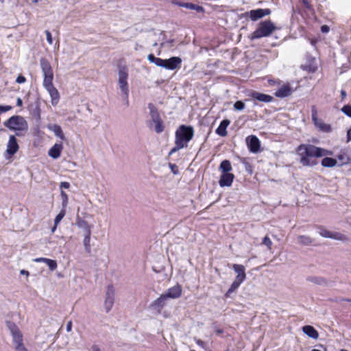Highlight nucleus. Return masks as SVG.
I'll return each instance as SVG.
<instances>
[{"instance_id":"obj_47","label":"nucleus","mask_w":351,"mask_h":351,"mask_svg":"<svg viewBox=\"0 0 351 351\" xmlns=\"http://www.w3.org/2000/svg\"><path fill=\"white\" fill-rule=\"evenodd\" d=\"M196 343H197L199 346L202 347V348L206 349V343H205L204 341H203L202 340H201V339H197V340H196Z\"/></svg>"},{"instance_id":"obj_23","label":"nucleus","mask_w":351,"mask_h":351,"mask_svg":"<svg viewBox=\"0 0 351 351\" xmlns=\"http://www.w3.org/2000/svg\"><path fill=\"white\" fill-rule=\"evenodd\" d=\"M230 121L228 119L223 120L218 128L216 129L215 132L220 136H226L227 135V128L230 125Z\"/></svg>"},{"instance_id":"obj_59","label":"nucleus","mask_w":351,"mask_h":351,"mask_svg":"<svg viewBox=\"0 0 351 351\" xmlns=\"http://www.w3.org/2000/svg\"><path fill=\"white\" fill-rule=\"evenodd\" d=\"M311 351H321V350H317V349H313Z\"/></svg>"},{"instance_id":"obj_24","label":"nucleus","mask_w":351,"mask_h":351,"mask_svg":"<svg viewBox=\"0 0 351 351\" xmlns=\"http://www.w3.org/2000/svg\"><path fill=\"white\" fill-rule=\"evenodd\" d=\"M292 93L291 88L289 85L281 86L276 93L275 95L278 97H286L289 96Z\"/></svg>"},{"instance_id":"obj_15","label":"nucleus","mask_w":351,"mask_h":351,"mask_svg":"<svg viewBox=\"0 0 351 351\" xmlns=\"http://www.w3.org/2000/svg\"><path fill=\"white\" fill-rule=\"evenodd\" d=\"M246 143L249 150L252 153H257L260 150V141L254 135H251L247 137Z\"/></svg>"},{"instance_id":"obj_34","label":"nucleus","mask_w":351,"mask_h":351,"mask_svg":"<svg viewBox=\"0 0 351 351\" xmlns=\"http://www.w3.org/2000/svg\"><path fill=\"white\" fill-rule=\"evenodd\" d=\"M90 234H91V232H90V233L88 232L87 234H84V238L83 240V243L85 247V249L88 252L90 251Z\"/></svg>"},{"instance_id":"obj_3","label":"nucleus","mask_w":351,"mask_h":351,"mask_svg":"<svg viewBox=\"0 0 351 351\" xmlns=\"http://www.w3.org/2000/svg\"><path fill=\"white\" fill-rule=\"evenodd\" d=\"M4 125L12 131L16 132V136H22L28 130L26 120L19 115H14L4 122Z\"/></svg>"},{"instance_id":"obj_60","label":"nucleus","mask_w":351,"mask_h":351,"mask_svg":"<svg viewBox=\"0 0 351 351\" xmlns=\"http://www.w3.org/2000/svg\"><path fill=\"white\" fill-rule=\"evenodd\" d=\"M34 3H37L38 2V0H34L33 1Z\"/></svg>"},{"instance_id":"obj_2","label":"nucleus","mask_w":351,"mask_h":351,"mask_svg":"<svg viewBox=\"0 0 351 351\" xmlns=\"http://www.w3.org/2000/svg\"><path fill=\"white\" fill-rule=\"evenodd\" d=\"M194 135L193 128L184 125H180L175 133V146L171 149L169 155H171L181 149L188 146V143Z\"/></svg>"},{"instance_id":"obj_62","label":"nucleus","mask_w":351,"mask_h":351,"mask_svg":"<svg viewBox=\"0 0 351 351\" xmlns=\"http://www.w3.org/2000/svg\"><path fill=\"white\" fill-rule=\"evenodd\" d=\"M350 152H351V149H350Z\"/></svg>"},{"instance_id":"obj_13","label":"nucleus","mask_w":351,"mask_h":351,"mask_svg":"<svg viewBox=\"0 0 351 351\" xmlns=\"http://www.w3.org/2000/svg\"><path fill=\"white\" fill-rule=\"evenodd\" d=\"M182 62V60L180 57H171L165 60L163 68L168 70L178 69L181 67Z\"/></svg>"},{"instance_id":"obj_22","label":"nucleus","mask_w":351,"mask_h":351,"mask_svg":"<svg viewBox=\"0 0 351 351\" xmlns=\"http://www.w3.org/2000/svg\"><path fill=\"white\" fill-rule=\"evenodd\" d=\"M47 128L50 131H52L54 134L60 138L61 140H65V136L63 133L62 128L58 124H48Z\"/></svg>"},{"instance_id":"obj_31","label":"nucleus","mask_w":351,"mask_h":351,"mask_svg":"<svg viewBox=\"0 0 351 351\" xmlns=\"http://www.w3.org/2000/svg\"><path fill=\"white\" fill-rule=\"evenodd\" d=\"M77 225L78 228L82 229L84 232V234H87L88 232H91V227L85 220L81 219L77 222Z\"/></svg>"},{"instance_id":"obj_41","label":"nucleus","mask_w":351,"mask_h":351,"mask_svg":"<svg viewBox=\"0 0 351 351\" xmlns=\"http://www.w3.org/2000/svg\"><path fill=\"white\" fill-rule=\"evenodd\" d=\"M341 111L347 116L351 117V106H349V105L344 106L342 108Z\"/></svg>"},{"instance_id":"obj_36","label":"nucleus","mask_w":351,"mask_h":351,"mask_svg":"<svg viewBox=\"0 0 351 351\" xmlns=\"http://www.w3.org/2000/svg\"><path fill=\"white\" fill-rule=\"evenodd\" d=\"M66 215V210L65 208H62L60 213L56 215L55 219H54V223H56V226H58L59 223L62 221V219L64 218V217Z\"/></svg>"},{"instance_id":"obj_51","label":"nucleus","mask_w":351,"mask_h":351,"mask_svg":"<svg viewBox=\"0 0 351 351\" xmlns=\"http://www.w3.org/2000/svg\"><path fill=\"white\" fill-rule=\"evenodd\" d=\"M321 30L322 32L324 33H326V32H328L329 31V27L327 26V25H322V27H321Z\"/></svg>"},{"instance_id":"obj_26","label":"nucleus","mask_w":351,"mask_h":351,"mask_svg":"<svg viewBox=\"0 0 351 351\" xmlns=\"http://www.w3.org/2000/svg\"><path fill=\"white\" fill-rule=\"evenodd\" d=\"M303 332L309 337L316 339L319 337L317 331L311 326H304L302 328Z\"/></svg>"},{"instance_id":"obj_14","label":"nucleus","mask_w":351,"mask_h":351,"mask_svg":"<svg viewBox=\"0 0 351 351\" xmlns=\"http://www.w3.org/2000/svg\"><path fill=\"white\" fill-rule=\"evenodd\" d=\"M167 300V298L162 294L150 304L149 308L156 311L158 314H160L162 308L165 306Z\"/></svg>"},{"instance_id":"obj_38","label":"nucleus","mask_w":351,"mask_h":351,"mask_svg":"<svg viewBox=\"0 0 351 351\" xmlns=\"http://www.w3.org/2000/svg\"><path fill=\"white\" fill-rule=\"evenodd\" d=\"M51 271H54L57 267V262L55 260L48 258L45 263Z\"/></svg>"},{"instance_id":"obj_27","label":"nucleus","mask_w":351,"mask_h":351,"mask_svg":"<svg viewBox=\"0 0 351 351\" xmlns=\"http://www.w3.org/2000/svg\"><path fill=\"white\" fill-rule=\"evenodd\" d=\"M176 4L179 5L180 7L185 8L190 10H195L198 12L203 11V8L202 6L192 3L176 2Z\"/></svg>"},{"instance_id":"obj_12","label":"nucleus","mask_w":351,"mask_h":351,"mask_svg":"<svg viewBox=\"0 0 351 351\" xmlns=\"http://www.w3.org/2000/svg\"><path fill=\"white\" fill-rule=\"evenodd\" d=\"M47 91L51 97V103L52 106H56L60 101V93L53 84H48L43 86Z\"/></svg>"},{"instance_id":"obj_32","label":"nucleus","mask_w":351,"mask_h":351,"mask_svg":"<svg viewBox=\"0 0 351 351\" xmlns=\"http://www.w3.org/2000/svg\"><path fill=\"white\" fill-rule=\"evenodd\" d=\"M219 169L222 173H230L232 170L230 162L228 160H223L220 164Z\"/></svg>"},{"instance_id":"obj_46","label":"nucleus","mask_w":351,"mask_h":351,"mask_svg":"<svg viewBox=\"0 0 351 351\" xmlns=\"http://www.w3.org/2000/svg\"><path fill=\"white\" fill-rule=\"evenodd\" d=\"M26 78L23 75H19L16 80V82L19 84H22L25 82Z\"/></svg>"},{"instance_id":"obj_48","label":"nucleus","mask_w":351,"mask_h":351,"mask_svg":"<svg viewBox=\"0 0 351 351\" xmlns=\"http://www.w3.org/2000/svg\"><path fill=\"white\" fill-rule=\"evenodd\" d=\"M48 258H43V257H40V258H36L35 259H34V261L36 262V263H46L47 262V260Z\"/></svg>"},{"instance_id":"obj_7","label":"nucleus","mask_w":351,"mask_h":351,"mask_svg":"<svg viewBox=\"0 0 351 351\" xmlns=\"http://www.w3.org/2000/svg\"><path fill=\"white\" fill-rule=\"evenodd\" d=\"M119 86L121 89L124 99H126L128 105L129 87L128 83V72L125 67H121L119 69Z\"/></svg>"},{"instance_id":"obj_16","label":"nucleus","mask_w":351,"mask_h":351,"mask_svg":"<svg viewBox=\"0 0 351 351\" xmlns=\"http://www.w3.org/2000/svg\"><path fill=\"white\" fill-rule=\"evenodd\" d=\"M270 14H271V10L268 8H266V9L258 8L256 10H252L249 12V16H250V19L252 21H256L258 19H259L265 16L269 15Z\"/></svg>"},{"instance_id":"obj_25","label":"nucleus","mask_w":351,"mask_h":351,"mask_svg":"<svg viewBox=\"0 0 351 351\" xmlns=\"http://www.w3.org/2000/svg\"><path fill=\"white\" fill-rule=\"evenodd\" d=\"M306 280L320 286H326L327 285V280L321 276H311L307 277Z\"/></svg>"},{"instance_id":"obj_53","label":"nucleus","mask_w":351,"mask_h":351,"mask_svg":"<svg viewBox=\"0 0 351 351\" xmlns=\"http://www.w3.org/2000/svg\"><path fill=\"white\" fill-rule=\"evenodd\" d=\"M23 105V101L21 98H17L16 99V106H21Z\"/></svg>"},{"instance_id":"obj_35","label":"nucleus","mask_w":351,"mask_h":351,"mask_svg":"<svg viewBox=\"0 0 351 351\" xmlns=\"http://www.w3.org/2000/svg\"><path fill=\"white\" fill-rule=\"evenodd\" d=\"M240 283L237 282V281L234 280L232 285H230V288L227 291L226 296L229 297L232 293L234 292L240 287Z\"/></svg>"},{"instance_id":"obj_20","label":"nucleus","mask_w":351,"mask_h":351,"mask_svg":"<svg viewBox=\"0 0 351 351\" xmlns=\"http://www.w3.org/2000/svg\"><path fill=\"white\" fill-rule=\"evenodd\" d=\"M62 149V143H56L49 149L48 152V155L53 159H57L60 156Z\"/></svg>"},{"instance_id":"obj_28","label":"nucleus","mask_w":351,"mask_h":351,"mask_svg":"<svg viewBox=\"0 0 351 351\" xmlns=\"http://www.w3.org/2000/svg\"><path fill=\"white\" fill-rule=\"evenodd\" d=\"M337 158L341 162V165L348 164L351 162V159L348 155V152L344 149L340 152V153L337 156Z\"/></svg>"},{"instance_id":"obj_19","label":"nucleus","mask_w":351,"mask_h":351,"mask_svg":"<svg viewBox=\"0 0 351 351\" xmlns=\"http://www.w3.org/2000/svg\"><path fill=\"white\" fill-rule=\"evenodd\" d=\"M182 294V288L180 285L173 286L167 289L166 293H163V295L167 298V299H176L180 297Z\"/></svg>"},{"instance_id":"obj_1","label":"nucleus","mask_w":351,"mask_h":351,"mask_svg":"<svg viewBox=\"0 0 351 351\" xmlns=\"http://www.w3.org/2000/svg\"><path fill=\"white\" fill-rule=\"evenodd\" d=\"M300 163L304 167H313L318 162L317 158L331 156V151L316 147L311 144H300L295 149Z\"/></svg>"},{"instance_id":"obj_40","label":"nucleus","mask_w":351,"mask_h":351,"mask_svg":"<svg viewBox=\"0 0 351 351\" xmlns=\"http://www.w3.org/2000/svg\"><path fill=\"white\" fill-rule=\"evenodd\" d=\"M263 244L267 246L268 250H271L273 243L269 237L266 236L263 239Z\"/></svg>"},{"instance_id":"obj_57","label":"nucleus","mask_w":351,"mask_h":351,"mask_svg":"<svg viewBox=\"0 0 351 351\" xmlns=\"http://www.w3.org/2000/svg\"><path fill=\"white\" fill-rule=\"evenodd\" d=\"M57 226H56V223H54L53 227L51 228V232L53 233L56 230Z\"/></svg>"},{"instance_id":"obj_37","label":"nucleus","mask_w":351,"mask_h":351,"mask_svg":"<svg viewBox=\"0 0 351 351\" xmlns=\"http://www.w3.org/2000/svg\"><path fill=\"white\" fill-rule=\"evenodd\" d=\"M232 268L234 271L237 274V275H241L242 274H245V267L242 265L234 264L232 265Z\"/></svg>"},{"instance_id":"obj_44","label":"nucleus","mask_w":351,"mask_h":351,"mask_svg":"<svg viewBox=\"0 0 351 351\" xmlns=\"http://www.w3.org/2000/svg\"><path fill=\"white\" fill-rule=\"evenodd\" d=\"M45 32L46 34V38H47V40L48 43L49 45H52L53 38H52V35H51V32L49 30H46Z\"/></svg>"},{"instance_id":"obj_6","label":"nucleus","mask_w":351,"mask_h":351,"mask_svg":"<svg viewBox=\"0 0 351 351\" xmlns=\"http://www.w3.org/2000/svg\"><path fill=\"white\" fill-rule=\"evenodd\" d=\"M40 66L43 75V86L53 84V71L50 62L45 58L40 60Z\"/></svg>"},{"instance_id":"obj_45","label":"nucleus","mask_w":351,"mask_h":351,"mask_svg":"<svg viewBox=\"0 0 351 351\" xmlns=\"http://www.w3.org/2000/svg\"><path fill=\"white\" fill-rule=\"evenodd\" d=\"M12 109L11 106H2L0 105V112H5Z\"/></svg>"},{"instance_id":"obj_18","label":"nucleus","mask_w":351,"mask_h":351,"mask_svg":"<svg viewBox=\"0 0 351 351\" xmlns=\"http://www.w3.org/2000/svg\"><path fill=\"white\" fill-rule=\"evenodd\" d=\"M249 96L251 97L254 99H256L258 101H261V102H264V103H269V102L272 101V100H273L272 96H271L269 95L264 94L262 93H259L257 91H252L249 94Z\"/></svg>"},{"instance_id":"obj_42","label":"nucleus","mask_w":351,"mask_h":351,"mask_svg":"<svg viewBox=\"0 0 351 351\" xmlns=\"http://www.w3.org/2000/svg\"><path fill=\"white\" fill-rule=\"evenodd\" d=\"M61 197L62 198V205L63 208H65L67 202H68V196L64 191H61Z\"/></svg>"},{"instance_id":"obj_21","label":"nucleus","mask_w":351,"mask_h":351,"mask_svg":"<svg viewBox=\"0 0 351 351\" xmlns=\"http://www.w3.org/2000/svg\"><path fill=\"white\" fill-rule=\"evenodd\" d=\"M234 176L230 173H222L219 184L220 186H230L234 180Z\"/></svg>"},{"instance_id":"obj_8","label":"nucleus","mask_w":351,"mask_h":351,"mask_svg":"<svg viewBox=\"0 0 351 351\" xmlns=\"http://www.w3.org/2000/svg\"><path fill=\"white\" fill-rule=\"evenodd\" d=\"M152 123L154 125V130L157 134L163 132L165 126L156 108L152 104H148Z\"/></svg>"},{"instance_id":"obj_54","label":"nucleus","mask_w":351,"mask_h":351,"mask_svg":"<svg viewBox=\"0 0 351 351\" xmlns=\"http://www.w3.org/2000/svg\"><path fill=\"white\" fill-rule=\"evenodd\" d=\"M341 95L342 99H345L347 95L346 92L344 90H341Z\"/></svg>"},{"instance_id":"obj_30","label":"nucleus","mask_w":351,"mask_h":351,"mask_svg":"<svg viewBox=\"0 0 351 351\" xmlns=\"http://www.w3.org/2000/svg\"><path fill=\"white\" fill-rule=\"evenodd\" d=\"M336 159L330 157H325L322 160V165L324 167H333L337 165Z\"/></svg>"},{"instance_id":"obj_11","label":"nucleus","mask_w":351,"mask_h":351,"mask_svg":"<svg viewBox=\"0 0 351 351\" xmlns=\"http://www.w3.org/2000/svg\"><path fill=\"white\" fill-rule=\"evenodd\" d=\"M19 149V146L15 136L10 135L7 143L5 157L8 158V157L7 156L10 157L13 156L18 152Z\"/></svg>"},{"instance_id":"obj_29","label":"nucleus","mask_w":351,"mask_h":351,"mask_svg":"<svg viewBox=\"0 0 351 351\" xmlns=\"http://www.w3.org/2000/svg\"><path fill=\"white\" fill-rule=\"evenodd\" d=\"M147 60L150 62L154 63V64H156L158 66H160L162 68L164 67L165 60L161 59L160 58H156L152 53H150L147 56Z\"/></svg>"},{"instance_id":"obj_4","label":"nucleus","mask_w":351,"mask_h":351,"mask_svg":"<svg viewBox=\"0 0 351 351\" xmlns=\"http://www.w3.org/2000/svg\"><path fill=\"white\" fill-rule=\"evenodd\" d=\"M7 326L12 335V341L15 351H28L23 342V335L19 327L12 322H7Z\"/></svg>"},{"instance_id":"obj_10","label":"nucleus","mask_w":351,"mask_h":351,"mask_svg":"<svg viewBox=\"0 0 351 351\" xmlns=\"http://www.w3.org/2000/svg\"><path fill=\"white\" fill-rule=\"evenodd\" d=\"M114 293L115 291L113 286L112 285H108L104 304V308L106 313L110 312V310L112 308L114 300Z\"/></svg>"},{"instance_id":"obj_52","label":"nucleus","mask_w":351,"mask_h":351,"mask_svg":"<svg viewBox=\"0 0 351 351\" xmlns=\"http://www.w3.org/2000/svg\"><path fill=\"white\" fill-rule=\"evenodd\" d=\"M347 141H351V128L347 132Z\"/></svg>"},{"instance_id":"obj_49","label":"nucleus","mask_w":351,"mask_h":351,"mask_svg":"<svg viewBox=\"0 0 351 351\" xmlns=\"http://www.w3.org/2000/svg\"><path fill=\"white\" fill-rule=\"evenodd\" d=\"M60 188L62 189H69L70 187V184L68 182H62L60 183Z\"/></svg>"},{"instance_id":"obj_50","label":"nucleus","mask_w":351,"mask_h":351,"mask_svg":"<svg viewBox=\"0 0 351 351\" xmlns=\"http://www.w3.org/2000/svg\"><path fill=\"white\" fill-rule=\"evenodd\" d=\"M71 329H72V322L69 321L66 324V330L67 332H71Z\"/></svg>"},{"instance_id":"obj_56","label":"nucleus","mask_w":351,"mask_h":351,"mask_svg":"<svg viewBox=\"0 0 351 351\" xmlns=\"http://www.w3.org/2000/svg\"><path fill=\"white\" fill-rule=\"evenodd\" d=\"M21 274H26V275H29V272L27 271H25V270H21Z\"/></svg>"},{"instance_id":"obj_58","label":"nucleus","mask_w":351,"mask_h":351,"mask_svg":"<svg viewBox=\"0 0 351 351\" xmlns=\"http://www.w3.org/2000/svg\"><path fill=\"white\" fill-rule=\"evenodd\" d=\"M93 350L94 351H100V350L98 348H94Z\"/></svg>"},{"instance_id":"obj_55","label":"nucleus","mask_w":351,"mask_h":351,"mask_svg":"<svg viewBox=\"0 0 351 351\" xmlns=\"http://www.w3.org/2000/svg\"><path fill=\"white\" fill-rule=\"evenodd\" d=\"M302 2L305 5L306 8H310V4L307 0H302Z\"/></svg>"},{"instance_id":"obj_33","label":"nucleus","mask_w":351,"mask_h":351,"mask_svg":"<svg viewBox=\"0 0 351 351\" xmlns=\"http://www.w3.org/2000/svg\"><path fill=\"white\" fill-rule=\"evenodd\" d=\"M298 243L301 245H308L312 243V239L306 235H299L298 237Z\"/></svg>"},{"instance_id":"obj_61","label":"nucleus","mask_w":351,"mask_h":351,"mask_svg":"<svg viewBox=\"0 0 351 351\" xmlns=\"http://www.w3.org/2000/svg\"><path fill=\"white\" fill-rule=\"evenodd\" d=\"M191 351H195V350H191Z\"/></svg>"},{"instance_id":"obj_9","label":"nucleus","mask_w":351,"mask_h":351,"mask_svg":"<svg viewBox=\"0 0 351 351\" xmlns=\"http://www.w3.org/2000/svg\"><path fill=\"white\" fill-rule=\"evenodd\" d=\"M311 117L314 125L319 130L324 132L331 131V127L329 124H326L322 119H318L317 110L315 106L311 107Z\"/></svg>"},{"instance_id":"obj_39","label":"nucleus","mask_w":351,"mask_h":351,"mask_svg":"<svg viewBox=\"0 0 351 351\" xmlns=\"http://www.w3.org/2000/svg\"><path fill=\"white\" fill-rule=\"evenodd\" d=\"M245 104L242 101H237L234 104V109L241 111L245 108Z\"/></svg>"},{"instance_id":"obj_17","label":"nucleus","mask_w":351,"mask_h":351,"mask_svg":"<svg viewBox=\"0 0 351 351\" xmlns=\"http://www.w3.org/2000/svg\"><path fill=\"white\" fill-rule=\"evenodd\" d=\"M319 234H320V236L325 237V238H331V239H334L335 240H340V241H344L346 239V236L339 232H330L324 228H320V230L319 231Z\"/></svg>"},{"instance_id":"obj_5","label":"nucleus","mask_w":351,"mask_h":351,"mask_svg":"<svg viewBox=\"0 0 351 351\" xmlns=\"http://www.w3.org/2000/svg\"><path fill=\"white\" fill-rule=\"evenodd\" d=\"M276 29L270 20H265L259 23L258 28L250 36L251 40L269 36Z\"/></svg>"},{"instance_id":"obj_43","label":"nucleus","mask_w":351,"mask_h":351,"mask_svg":"<svg viewBox=\"0 0 351 351\" xmlns=\"http://www.w3.org/2000/svg\"><path fill=\"white\" fill-rule=\"evenodd\" d=\"M245 278H246V274H242L241 275H237L234 280L237 281V282L241 284L243 281H245Z\"/></svg>"}]
</instances>
